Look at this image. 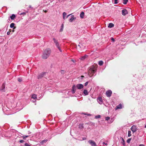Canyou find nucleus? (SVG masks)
Here are the masks:
<instances>
[{
    "label": "nucleus",
    "mask_w": 146,
    "mask_h": 146,
    "mask_svg": "<svg viewBox=\"0 0 146 146\" xmlns=\"http://www.w3.org/2000/svg\"><path fill=\"white\" fill-rule=\"evenodd\" d=\"M8 25H7L5 27L6 28L7 30H8Z\"/></svg>",
    "instance_id": "37998d69"
},
{
    "label": "nucleus",
    "mask_w": 146,
    "mask_h": 146,
    "mask_svg": "<svg viewBox=\"0 0 146 146\" xmlns=\"http://www.w3.org/2000/svg\"><path fill=\"white\" fill-rule=\"evenodd\" d=\"M3 111L4 112V113L6 114L7 115H9V111L7 110H6V108H4L3 109Z\"/></svg>",
    "instance_id": "ddd939ff"
},
{
    "label": "nucleus",
    "mask_w": 146,
    "mask_h": 146,
    "mask_svg": "<svg viewBox=\"0 0 146 146\" xmlns=\"http://www.w3.org/2000/svg\"><path fill=\"white\" fill-rule=\"evenodd\" d=\"M18 80L19 82H21L22 81V79L21 78H18Z\"/></svg>",
    "instance_id": "473e14b6"
},
{
    "label": "nucleus",
    "mask_w": 146,
    "mask_h": 146,
    "mask_svg": "<svg viewBox=\"0 0 146 146\" xmlns=\"http://www.w3.org/2000/svg\"><path fill=\"white\" fill-rule=\"evenodd\" d=\"M86 139V138L85 137L82 138V140H85Z\"/></svg>",
    "instance_id": "de8ad7c7"
},
{
    "label": "nucleus",
    "mask_w": 146,
    "mask_h": 146,
    "mask_svg": "<svg viewBox=\"0 0 146 146\" xmlns=\"http://www.w3.org/2000/svg\"><path fill=\"white\" fill-rule=\"evenodd\" d=\"M84 15V13L83 12H82L80 14V16L81 18H83Z\"/></svg>",
    "instance_id": "4be33fe9"
},
{
    "label": "nucleus",
    "mask_w": 146,
    "mask_h": 146,
    "mask_svg": "<svg viewBox=\"0 0 146 146\" xmlns=\"http://www.w3.org/2000/svg\"><path fill=\"white\" fill-rule=\"evenodd\" d=\"M72 60V61L73 62H74V60Z\"/></svg>",
    "instance_id": "603ef678"
},
{
    "label": "nucleus",
    "mask_w": 146,
    "mask_h": 146,
    "mask_svg": "<svg viewBox=\"0 0 146 146\" xmlns=\"http://www.w3.org/2000/svg\"><path fill=\"white\" fill-rule=\"evenodd\" d=\"M97 101L100 104H102L103 103V101L102 98L101 97H99L98 99H97Z\"/></svg>",
    "instance_id": "4468645a"
},
{
    "label": "nucleus",
    "mask_w": 146,
    "mask_h": 146,
    "mask_svg": "<svg viewBox=\"0 0 146 146\" xmlns=\"http://www.w3.org/2000/svg\"><path fill=\"white\" fill-rule=\"evenodd\" d=\"M84 87V85L82 84H78L76 85H74L72 87V93L74 94L76 91V89L80 90Z\"/></svg>",
    "instance_id": "f03ea898"
},
{
    "label": "nucleus",
    "mask_w": 146,
    "mask_h": 146,
    "mask_svg": "<svg viewBox=\"0 0 146 146\" xmlns=\"http://www.w3.org/2000/svg\"><path fill=\"white\" fill-rule=\"evenodd\" d=\"M61 28L60 30V32H62L63 30V27H64V25L63 24L61 25Z\"/></svg>",
    "instance_id": "b1692460"
},
{
    "label": "nucleus",
    "mask_w": 146,
    "mask_h": 146,
    "mask_svg": "<svg viewBox=\"0 0 146 146\" xmlns=\"http://www.w3.org/2000/svg\"><path fill=\"white\" fill-rule=\"evenodd\" d=\"M112 93V92L110 90L107 91L106 92V95L108 97H110L111 96Z\"/></svg>",
    "instance_id": "6e6552de"
},
{
    "label": "nucleus",
    "mask_w": 146,
    "mask_h": 146,
    "mask_svg": "<svg viewBox=\"0 0 146 146\" xmlns=\"http://www.w3.org/2000/svg\"><path fill=\"white\" fill-rule=\"evenodd\" d=\"M25 146H31L30 145L27 143H25Z\"/></svg>",
    "instance_id": "58836bf2"
},
{
    "label": "nucleus",
    "mask_w": 146,
    "mask_h": 146,
    "mask_svg": "<svg viewBox=\"0 0 146 146\" xmlns=\"http://www.w3.org/2000/svg\"><path fill=\"white\" fill-rule=\"evenodd\" d=\"M26 12H23V13H20L19 14L20 15H26Z\"/></svg>",
    "instance_id": "72a5a7b5"
},
{
    "label": "nucleus",
    "mask_w": 146,
    "mask_h": 146,
    "mask_svg": "<svg viewBox=\"0 0 146 146\" xmlns=\"http://www.w3.org/2000/svg\"><path fill=\"white\" fill-rule=\"evenodd\" d=\"M122 15L125 16L128 13V12L125 9H124L122 11Z\"/></svg>",
    "instance_id": "f8f14e48"
},
{
    "label": "nucleus",
    "mask_w": 146,
    "mask_h": 146,
    "mask_svg": "<svg viewBox=\"0 0 146 146\" xmlns=\"http://www.w3.org/2000/svg\"><path fill=\"white\" fill-rule=\"evenodd\" d=\"M79 127L80 129H82L83 127V124H81L80 125Z\"/></svg>",
    "instance_id": "7c9ffc66"
},
{
    "label": "nucleus",
    "mask_w": 146,
    "mask_h": 146,
    "mask_svg": "<svg viewBox=\"0 0 146 146\" xmlns=\"http://www.w3.org/2000/svg\"><path fill=\"white\" fill-rule=\"evenodd\" d=\"M139 146H145V145L143 144H140L139 145Z\"/></svg>",
    "instance_id": "8fccbe9b"
},
{
    "label": "nucleus",
    "mask_w": 146,
    "mask_h": 146,
    "mask_svg": "<svg viewBox=\"0 0 146 146\" xmlns=\"http://www.w3.org/2000/svg\"><path fill=\"white\" fill-rule=\"evenodd\" d=\"M5 84H3L2 86V89H1V90L3 92L5 91L4 89L5 88Z\"/></svg>",
    "instance_id": "412c9836"
},
{
    "label": "nucleus",
    "mask_w": 146,
    "mask_h": 146,
    "mask_svg": "<svg viewBox=\"0 0 146 146\" xmlns=\"http://www.w3.org/2000/svg\"><path fill=\"white\" fill-rule=\"evenodd\" d=\"M88 82H86L85 83L84 86H86L88 85Z\"/></svg>",
    "instance_id": "a19ab883"
},
{
    "label": "nucleus",
    "mask_w": 146,
    "mask_h": 146,
    "mask_svg": "<svg viewBox=\"0 0 146 146\" xmlns=\"http://www.w3.org/2000/svg\"><path fill=\"white\" fill-rule=\"evenodd\" d=\"M122 108V106L121 104H120L118 106H117L115 108V109L116 110L118 109H121Z\"/></svg>",
    "instance_id": "2eb2a0df"
},
{
    "label": "nucleus",
    "mask_w": 146,
    "mask_h": 146,
    "mask_svg": "<svg viewBox=\"0 0 146 146\" xmlns=\"http://www.w3.org/2000/svg\"><path fill=\"white\" fill-rule=\"evenodd\" d=\"M131 136V131H128V137H129Z\"/></svg>",
    "instance_id": "c85d7f7f"
},
{
    "label": "nucleus",
    "mask_w": 146,
    "mask_h": 146,
    "mask_svg": "<svg viewBox=\"0 0 146 146\" xmlns=\"http://www.w3.org/2000/svg\"><path fill=\"white\" fill-rule=\"evenodd\" d=\"M15 24L14 23H12L10 25V27L11 28H13V30H12V32H14V29L16 28V27L15 26Z\"/></svg>",
    "instance_id": "9b49d317"
},
{
    "label": "nucleus",
    "mask_w": 146,
    "mask_h": 146,
    "mask_svg": "<svg viewBox=\"0 0 146 146\" xmlns=\"http://www.w3.org/2000/svg\"><path fill=\"white\" fill-rule=\"evenodd\" d=\"M9 31H10V33L11 31V30L10 29Z\"/></svg>",
    "instance_id": "6e6d98bb"
},
{
    "label": "nucleus",
    "mask_w": 146,
    "mask_h": 146,
    "mask_svg": "<svg viewBox=\"0 0 146 146\" xmlns=\"http://www.w3.org/2000/svg\"><path fill=\"white\" fill-rule=\"evenodd\" d=\"M70 15H68L66 17V18H67Z\"/></svg>",
    "instance_id": "3c124183"
},
{
    "label": "nucleus",
    "mask_w": 146,
    "mask_h": 146,
    "mask_svg": "<svg viewBox=\"0 0 146 146\" xmlns=\"http://www.w3.org/2000/svg\"><path fill=\"white\" fill-rule=\"evenodd\" d=\"M51 53V50L49 48L46 49L43 52L42 55V58L43 59H46L49 56Z\"/></svg>",
    "instance_id": "7ed1b4c3"
},
{
    "label": "nucleus",
    "mask_w": 146,
    "mask_h": 146,
    "mask_svg": "<svg viewBox=\"0 0 146 146\" xmlns=\"http://www.w3.org/2000/svg\"><path fill=\"white\" fill-rule=\"evenodd\" d=\"M84 115H87L88 116H91L92 115L91 114H87V113H83Z\"/></svg>",
    "instance_id": "e433bc0d"
},
{
    "label": "nucleus",
    "mask_w": 146,
    "mask_h": 146,
    "mask_svg": "<svg viewBox=\"0 0 146 146\" xmlns=\"http://www.w3.org/2000/svg\"><path fill=\"white\" fill-rule=\"evenodd\" d=\"M81 77H82H82H84V76H81Z\"/></svg>",
    "instance_id": "5fc2aeb1"
},
{
    "label": "nucleus",
    "mask_w": 146,
    "mask_h": 146,
    "mask_svg": "<svg viewBox=\"0 0 146 146\" xmlns=\"http://www.w3.org/2000/svg\"><path fill=\"white\" fill-rule=\"evenodd\" d=\"M103 145H107V143H105V142H103L102 143Z\"/></svg>",
    "instance_id": "49530a36"
},
{
    "label": "nucleus",
    "mask_w": 146,
    "mask_h": 146,
    "mask_svg": "<svg viewBox=\"0 0 146 146\" xmlns=\"http://www.w3.org/2000/svg\"><path fill=\"white\" fill-rule=\"evenodd\" d=\"M46 73V72H44L38 75L37 77L38 79H40L42 78L45 75Z\"/></svg>",
    "instance_id": "9d476101"
},
{
    "label": "nucleus",
    "mask_w": 146,
    "mask_h": 146,
    "mask_svg": "<svg viewBox=\"0 0 146 146\" xmlns=\"http://www.w3.org/2000/svg\"><path fill=\"white\" fill-rule=\"evenodd\" d=\"M121 143H122V144L124 145H125V141H124V139L123 138H122V141H121Z\"/></svg>",
    "instance_id": "bb28decb"
},
{
    "label": "nucleus",
    "mask_w": 146,
    "mask_h": 146,
    "mask_svg": "<svg viewBox=\"0 0 146 146\" xmlns=\"http://www.w3.org/2000/svg\"><path fill=\"white\" fill-rule=\"evenodd\" d=\"M7 35H9V31L7 32Z\"/></svg>",
    "instance_id": "09e8293b"
},
{
    "label": "nucleus",
    "mask_w": 146,
    "mask_h": 146,
    "mask_svg": "<svg viewBox=\"0 0 146 146\" xmlns=\"http://www.w3.org/2000/svg\"><path fill=\"white\" fill-rule=\"evenodd\" d=\"M100 117H101V116L100 115H96L95 116V118L96 119L100 118Z\"/></svg>",
    "instance_id": "c756f323"
},
{
    "label": "nucleus",
    "mask_w": 146,
    "mask_h": 146,
    "mask_svg": "<svg viewBox=\"0 0 146 146\" xmlns=\"http://www.w3.org/2000/svg\"><path fill=\"white\" fill-rule=\"evenodd\" d=\"M131 140V139L130 138L128 139L127 140V142L128 143H129Z\"/></svg>",
    "instance_id": "c9c22d12"
},
{
    "label": "nucleus",
    "mask_w": 146,
    "mask_h": 146,
    "mask_svg": "<svg viewBox=\"0 0 146 146\" xmlns=\"http://www.w3.org/2000/svg\"><path fill=\"white\" fill-rule=\"evenodd\" d=\"M97 66L92 65L88 68V75L90 77H92L96 73L97 70Z\"/></svg>",
    "instance_id": "f257e3e1"
},
{
    "label": "nucleus",
    "mask_w": 146,
    "mask_h": 146,
    "mask_svg": "<svg viewBox=\"0 0 146 146\" xmlns=\"http://www.w3.org/2000/svg\"><path fill=\"white\" fill-rule=\"evenodd\" d=\"M111 120L113 121V120H112V119H111Z\"/></svg>",
    "instance_id": "13d9d810"
},
{
    "label": "nucleus",
    "mask_w": 146,
    "mask_h": 146,
    "mask_svg": "<svg viewBox=\"0 0 146 146\" xmlns=\"http://www.w3.org/2000/svg\"><path fill=\"white\" fill-rule=\"evenodd\" d=\"M117 0H114V4H117Z\"/></svg>",
    "instance_id": "ea45409f"
},
{
    "label": "nucleus",
    "mask_w": 146,
    "mask_h": 146,
    "mask_svg": "<svg viewBox=\"0 0 146 146\" xmlns=\"http://www.w3.org/2000/svg\"><path fill=\"white\" fill-rule=\"evenodd\" d=\"M66 14L65 12H64V13H63V19H65V16H66Z\"/></svg>",
    "instance_id": "393cba45"
},
{
    "label": "nucleus",
    "mask_w": 146,
    "mask_h": 146,
    "mask_svg": "<svg viewBox=\"0 0 146 146\" xmlns=\"http://www.w3.org/2000/svg\"><path fill=\"white\" fill-rule=\"evenodd\" d=\"M114 24L112 23H110L108 25V27L109 28H111L114 26Z\"/></svg>",
    "instance_id": "aec40b11"
},
{
    "label": "nucleus",
    "mask_w": 146,
    "mask_h": 146,
    "mask_svg": "<svg viewBox=\"0 0 146 146\" xmlns=\"http://www.w3.org/2000/svg\"><path fill=\"white\" fill-rule=\"evenodd\" d=\"M131 129L133 133L135 132L137 130L136 126L135 125H133L131 127Z\"/></svg>",
    "instance_id": "1a4fd4ad"
},
{
    "label": "nucleus",
    "mask_w": 146,
    "mask_h": 146,
    "mask_svg": "<svg viewBox=\"0 0 146 146\" xmlns=\"http://www.w3.org/2000/svg\"><path fill=\"white\" fill-rule=\"evenodd\" d=\"M103 62L102 61H100L99 62V64L100 65H103Z\"/></svg>",
    "instance_id": "cd10ccee"
},
{
    "label": "nucleus",
    "mask_w": 146,
    "mask_h": 146,
    "mask_svg": "<svg viewBox=\"0 0 146 146\" xmlns=\"http://www.w3.org/2000/svg\"><path fill=\"white\" fill-rule=\"evenodd\" d=\"M71 18L69 20V21L70 22H72L74 19V15H71Z\"/></svg>",
    "instance_id": "6ab92c4d"
},
{
    "label": "nucleus",
    "mask_w": 146,
    "mask_h": 146,
    "mask_svg": "<svg viewBox=\"0 0 146 146\" xmlns=\"http://www.w3.org/2000/svg\"><path fill=\"white\" fill-rule=\"evenodd\" d=\"M2 136L3 137H7V136L6 135H5V134H3V135H2Z\"/></svg>",
    "instance_id": "a18cd8bd"
},
{
    "label": "nucleus",
    "mask_w": 146,
    "mask_h": 146,
    "mask_svg": "<svg viewBox=\"0 0 146 146\" xmlns=\"http://www.w3.org/2000/svg\"><path fill=\"white\" fill-rule=\"evenodd\" d=\"M111 40L113 42H114L115 41V40L114 39V38H111Z\"/></svg>",
    "instance_id": "c03bdc74"
},
{
    "label": "nucleus",
    "mask_w": 146,
    "mask_h": 146,
    "mask_svg": "<svg viewBox=\"0 0 146 146\" xmlns=\"http://www.w3.org/2000/svg\"><path fill=\"white\" fill-rule=\"evenodd\" d=\"M31 98L34 99H35L37 98L36 95L35 94H34L32 95Z\"/></svg>",
    "instance_id": "5701e85b"
},
{
    "label": "nucleus",
    "mask_w": 146,
    "mask_h": 146,
    "mask_svg": "<svg viewBox=\"0 0 146 146\" xmlns=\"http://www.w3.org/2000/svg\"><path fill=\"white\" fill-rule=\"evenodd\" d=\"M77 49L79 52H82L85 50V46L84 44H81L80 43L78 46H76Z\"/></svg>",
    "instance_id": "20e7f679"
},
{
    "label": "nucleus",
    "mask_w": 146,
    "mask_h": 146,
    "mask_svg": "<svg viewBox=\"0 0 146 146\" xmlns=\"http://www.w3.org/2000/svg\"><path fill=\"white\" fill-rule=\"evenodd\" d=\"M16 18V15L14 14H12L11 16H10V19L12 20H14Z\"/></svg>",
    "instance_id": "f3484780"
},
{
    "label": "nucleus",
    "mask_w": 146,
    "mask_h": 146,
    "mask_svg": "<svg viewBox=\"0 0 146 146\" xmlns=\"http://www.w3.org/2000/svg\"><path fill=\"white\" fill-rule=\"evenodd\" d=\"M128 1V0H123V3L125 5L127 3Z\"/></svg>",
    "instance_id": "a878e982"
},
{
    "label": "nucleus",
    "mask_w": 146,
    "mask_h": 146,
    "mask_svg": "<svg viewBox=\"0 0 146 146\" xmlns=\"http://www.w3.org/2000/svg\"><path fill=\"white\" fill-rule=\"evenodd\" d=\"M53 40L56 47L60 52H62V50L60 48V44L58 40L56 39L55 38H53Z\"/></svg>",
    "instance_id": "423d86ee"
},
{
    "label": "nucleus",
    "mask_w": 146,
    "mask_h": 146,
    "mask_svg": "<svg viewBox=\"0 0 146 146\" xmlns=\"http://www.w3.org/2000/svg\"><path fill=\"white\" fill-rule=\"evenodd\" d=\"M88 56L86 55H85L82 56L80 59L81 60H84Z\"/></svg>",
    "instance_id": "a211bd4d"
},
{
    "label": "nucleus",
    "mask_w": 146,
    "mask_h": 146,
    "mask_svg": "<svg viewBox=\"0 0 146 146\" xmlns=\"http://www.w3.org/2000/svg\"><path fill=\"white\" fill-rule=\"evenodd\" d=\"M29 137L28 135H26V136H22V137L23 139H25V138L27 137Z\"/></svg>",
    "instance_id": "2f4dec72"
},
{
    "label": "nucleus",
    "mask_w": 146,
    "mask_h": 146,
    "mask_svg": "<svg viewBox=\"0 0 146 146\" xmlns=\"http://www.w3.org/2000/svg\"><path fill=\"white\" fill-rule=\"evenodd\" d=\"M83 94L84 96H86L88 94V92L86 90H84L83 91Z\"/></svg>",
    "instance_id": "dca6fc26"
},
{
    "label": "nucleus",
    "mask_w": 146,
    "mask_h": 146,
    "mask_svg": "<svg viewBox=\"0 0 146 146\" xmlns=\"http://www.w3.org/2000/svg\"><path fill=\"white\" fill-rule=\"evenodd\" d=\"M44 12L46 13L47 12V11L45 10L44 11Z\"/></svg>",
    "instance_id": "864d4df0"
},
{
    "label": "nucleus",
    "mask_w": 146,
    "mask_h": 146,
    "mask_svg": "<svg viewBox=\"0 0 146 146\" xmlns=\"http://www.w3.org/2000/svg\"><path fill=\"white\" fill-rule=\"evenodd\" d=\"M47 141V140H44L41 142V143L42 144H43L44 142H46Z\"/></svg>",
    "instance_id": "4c0bfd02"
},
{
    "label": "nucleus",
    "mask_w": 146,
    "mask_h": 146,
    "mask_svg": "<svg viewBox=\"0 0 146 146\" xmlns=\"http://www.w3.org/2000/svg\"><path fill=\"white\" fill-rule=\"evenodd\" d=\"M145 127L146 128V125H145Z\"/></svg>",
    "instance_id": "4d7b16f0"
},
{
    "label": "nucleus",
    "mask_w": 146,
    "mask_h": 146,
    "mask_svg": "<svg viewBox=\"0 0 146 146\" xmlns=\"http://www.w3.org/2000/svg\"><path fill=\"white\" fill-rule=\"evenodd\" d=\"M88 142L91 146H97L96 142L92 140H89Z\"/></svg>",
    "instance_id": "0eeeda50"
},
{
    "label": "nucleus",
    "mask_w": 146,
    "mask_h": 146,
    "mask_svg": "<svg viewBox=\"0 0 146 146\" xmlns=\"http://www.w3.org/2000/svg\"><path fill=\"white\" fill-rule=\"evenodd\" d=\"M11 107L12 108H15L16 106H17V107L19 106L20 107L21 106V108L19 109V110L22 109L23 108V106L21 105L20 102L17 103V104L16 102H13V103L11 102Z\"/></svg>",
    "instance_id": "39448f33"
},
{
    "label": "nucleus",
    "mask_w": 146,
    "mask_h": 146,
    "mask_svg": "<svg viewBox=\"0 0 146 146\" xmlns=\"http://www.w3.org/2000/svg\"><path fill=\"white\" fill-rule=\"evenodd\" d=\"M24 141L23 140H20L19 141V142L21 143H23L24 142Z\"/></svg>",
    "instance_id": "79ce46f5"
},
{
    "label": "nucleus",
    "mask_w": 146,
    "mask_h": 146,
    "mask_svg": "<svg viewBox=\"0 0 146 146\" xmlns=\"http://www.w3.org/2000/svg\"><path fill=\"white\" fill-rule=\"evenodd\" d=\"M110 119V117H106L105 118V119L106 121Z\"/></svg>",
    "instance_id": "f704fd0d"
}]
</instances>
